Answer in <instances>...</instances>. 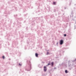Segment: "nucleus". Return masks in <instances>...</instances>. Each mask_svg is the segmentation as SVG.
I'll use <instances>...</instances> for the list:
<instances>
[{"instance_id": "obj_1", "label": "nucleus", "mask_w": 76, "mask_h": 76, "mask_svg": "<svg viewBox=\"0 0 76 76\" xmlns=\"http://www.w3.org/2000/svg\"><path fill=\"white\" fill-rule=\"evenodd\" d=\"M27 63L28 64V67H26L25 70L27 71H31V69H32V64H31V62L30 61H27Z\"/></svg>"}, {"instance_id": "obj_2", "label": "nucleus", "mask_w": 76, "mask_h": 76, "mask_svg": "<svg viewBox=\"0 0 76 76\" xmlns=\"http://www.w3.org/2000/svg\"><path fill=\"white\" fill-rule=\"evenodd\" d=\"M69 47H66L65 48H62V50H61V51L59 52V54H60V55L61 56H63V53H64V50H65V49H69Z\"/></svg>"}, {"instance_id": "obj_3", "label": "nucleus", "mask_w": 76, "mask_h": 76, "mask_svg": "<svg viewBox=\"0 0 76 76\" xmlns=\"http://www.w3.org/2000/svg\"><path fill=\"white\" fill-rule=\"evenodd\" d=\"M42 16L40 18H38L37 17V18H36V19H37V20H36V22L37 23H39V22H42L43 21V19H42Z\"/></svg>"}, {"instance_id": "obj_4", "label": "nucleus", "mask_w": 76, "mask_h": 76, "mask_svg": "<svg viewBox=\"0 0 76 76\" xmlns=\"http://www.w3.org/2000/svg\"><path fill=\"white\" fill-rule=\"evenodd\" d=\"M75 60H71L70 61L69 60L68 61V67H70V66H72L73 65V62H74V61H75Z\"/></svg>"}, {"instance_id": "obj_5", "label": "nucleus", "mask_w": 76, "mask_h": 76, "mask_svg": "<svg viewBox=\"0 0 76 76\" xmlns=\"http://www.w3.org/2000/svg\"><path fill=\"white\" fill-rule=\"evenodd\" d=\"M70 67H71L68 68L69 70H71L72 69H73V67H76V62L72 64V66H70Z\"/></svg>"}, {"instance_id": "obj_6", "label": "nucleus", "mask_w": 76, "mask_h": 76, "mask_svg": "<svg viewBox=\"0 0 76 76\" xmlns=\"http://www.w3.org/2000/svg\"><path fill=\"white\" fill-rule=\"evenodd\" d=\"M61 65L64 67H67V64L65 62H63L61 64Z\"/></svg>"}, {"instance_id": "obj_7", "label": "nucleus", "mask_w": 76, "mask_h": 76, "mask_svg": "<svg viewBox=\"0 0 76 76\" xmlns=\"http://www.w3.org/2000/svg\"><path fill=\"white\" fill-rule=\"evenodd\" d=\"M64 42V41L62 39H61L59 41V44L60 45H62Z\"/></svg>"}, {"instance_id": "obj_8", "label": "nucleus", "mask_w": 76, "mask_h": 76, "mask_svg": "<svg viewBox=\"0 0 76 76\" xmlns=\"http://www.w3.org/2000/svg\"><path fill=\"white\" fill-rule=\"evenodd\" d=\"M17 25H18V28H20L21 27V23H19V22H18Z\"/></svg>"}, {"instance_id": "obj_9", "label": "nucleus", "mask_w": 76, "mask_h": 76, "mask_svg": "<svg viewBox=\"0 0 76 76\" xmlns=\"http://www.w3.org/2000/svg\"><path fill=\"white\" fill-rule=\"evenodd\" d=\"M65 20L66 22H69V18L68 17L65 18Z\"/></svg>"}, {"instance_id": "obj_10", "label": "nucleus", "mask_w": 76, "mask_h": 76, "mask_svg": "<svg viewBox=\"0 0 76 76\" xmlns=\"http://www.w3.org/2000/svg\"><path fill=\"white\" fill-rule=\"evenodd\" d=\"M47 70V66H44V72H45Z\"/></svg>"}, {"instance_id": "obj_11", "label": "nucleus", "mask_w": 76, "mask_h": 76, "mask_svg": "<svg viewBox=\"0 0 76 76\" xmlns=\"http://www.w3.org/2000/svg\"><path fill=\"white\" fill-rule=\"evenodd\" d=\"M32 20L33 21V23H32V25H35V22L34 21H35V18H32Z\"/></svg>"}, {"instance_id": "obj_12", "label": "nucleus", "mask_w": 76, "mask_h": 76, "mask_svg": "<svg viewBox=\"0 0 76 76\" xmlns=\"http://www.w3.org/2000/svg\"><path fill=\"white\" fill-rule=\"evenodd\" d=\"M48 8V12H50L51 11V8H50V7L49 6H48L47 7Z\"/></svg>"}, {"instance_id": "obj_13", "label": "nucleus", "mask_w": 76, "mask_h": 76, "mask_svg": "<svg viewBox=\"0 0 76 76\" xmlns=\"http://www.w3.org/2000/svg\"><path fill=\"white\" fill-rule=\"evenodd\" d=\"M17 20H23V18H18Z\"/></svg>"}, {"instance_id": "obj_14", "label": "nucleus", "mask_w": 76, "mask_h": 76, "mask_svg": "<svg viewBox=\"0 0 76 76\" xmlns=\"http://www.w3.org/2000/svg\"><path fill=\"white\" fill-rule=\"evenodd\" d=\"M70 44V42H69L66 43V47L68 46V45H69Z\"/></svg>"}, {"instance_id": "obj_15", "label": "nucleus", "mask_w": 76, "mask_h": 76, "mask_svg": "<svg viewBox=\"0 0 76 76\" xmlns=\"http://www.w3.org/2000/svg\"><path fill=\"white\" fill-rule=\"evenodd\" d=\"M73 11L72 12V14L71 15H70V18H73Z\"/></svg>"}, {"instance_id": "obj_16", "label": "nucleus", "mask_w": 76, "mask_h": 76, "mask_svg": "<svg viewBox=\"0 0 76 76\" xmlns=\"http://www.w3.org/2000/svg\"><path fill=\"white\" fill-rule=\"evenodd\" d=\"M49 65H51V63H50V61H49V63L48 64L46 65V66H48Z\"/></svg>"}, {"instance_id": "obj_17", "label": "nucleus", "mask_w": 76, "mask_h": 76, "mask_svg": "<svg viewBox=\"0 0 76 76\" xmlns=\"http://www.w3.org/2000/svg\"><path fill=\"white\" fill-rule=\"evenodd\" d=\"M35 56L36 57H38V54L37 53H36L35 54Z\"/></svg>"}, {"instance_id": "obj_18", "label": "nucleus", "mask_w": 76, "mask_h": 76, "mask_svg": "<svg viewBox=\"0 0 76 76\" xmlns=\"http://www.w3.org/2000/svg\"><path fill=\"white\" fill-rule=\"evenodd\" d=\"M53 65H54V62H52L51 63V66L52 67H53Z\"/></svg>"}, {"instance_id": "obj_19", "label": "nucleus", "mask_w": 76, "mask_h": 76, "mask_svg": "<svg viewBox=\"0 0 76 76\" xmlns=\"http://www.w3.org/2000/svg\"><path fill=\"white\" fill-rule=\"evenodd\" d=\"M65 73H67L69 72V71H68L67 70H66L65 71Z\"/></svg>"}, {"instance_id": "obj_20", "label": "nucleus", "mask_w": 76, "mask_h": 76, "mask_svg": "<svg viewBox=\"0 0 76 76\" xmlns=\"http://www.w3.org/2000/svg\"><path fill=\"white\" fill-rule=\"evenodd\" d=\"M22 64H20V63H19L18 64V66H22Z\"/></svg>"}, {"instance_id": "obj_21", "label": "nucleus", "mask_w": 76, "mask_h": 76, "mask_svg": "<svg viewBox=\"0 0 76 76\" xmlns=\"http://www.w3.org/2000/svg\"><path fill=\"white\" fill-rule=\"evenodd\" d=\"M76 22H75V24L74 29H76Z\"/></svg>"}, {"instance_id": "obj_22", "label": "nucleus", "mask_w": 76, "mask_h": 76, "mask_svg": "<svg viewBox=\"0 0 76 76\" xmlns=\"http://www.w3.org/2000/svg\"><path fill=\"white\" fill-rule=\"evenodd\" d=\"M53 4H54L55 5H56V2H53Z\"/></svg>"}, {"instance_id": "obj_23", "label": "nucleus", "mask_w": 76, "mask_h": 76, "mask_svg": "<svg viewBox=\"0 0 76 76\" xmlns=\"http://www.w3.org/2000/svg\"><path fill=\"white\" fill-rule=\"evenodd\" d=\"M20 55H21V53H20L18 55V56H19V57H20Z\"/></svg>"}, {"instance_id": "obj_24", "label": "nucleus", "mask_w": 76, "mask_h": 76, "mask_svg": "<svg viewBox=\"0 0 76 76\" xmlns=\"http://www.w3.org/2000/svg\"><path fill=\"white\" fill-rule=\"evenodd\" d=\"M7 14H10V11H8V13H7Z\"/></svg>"}, {"instance_id": "obj_25", "label": "nucleus", "mask_w": 76, "mask_h": 76, "mask_svg": "<svg viewBox=\"0 0 76 76\" xmlns=\"http://www.w3.org/2000/svg\"><path fill=\"white\" fill-rule=\"evenodd\" d=\"M64 37H66L67 36V34H64Z\"/></svg>"}, {"instance_id": "obj_26", "label": "nucleus", "mask_w": 76, "mask_h": 76, "mask_svg": "<svg viewBox=\"0 0 76 76\" xmlns=\"http://www.w3.org/2000/svg\"><path fill=\"white\" fill-rule=\"evenodd\" d=\"M14 17H15V18H16V17L18 16V15H16L15 16V15H14Z\"/></svg>"}, {"instance_id": "obj_27", "label": "nucleus", "mask_w": 76, "mask_h": 76, "mask_svg": "<svg viewBox=\"0 0 76 76\" xmlns=\"http://www.w3.org/2000/svg\"><path fill=\"white\" fill-rule=\"evenodd\" d=\"M2 58H3V59H4V58H5V57H4V56H2Z\"/></svg>"}, {"instance_id": "obj_28", "label": "nucleus", "mask_w": 76, "mask_h": 76, "mask_svg": "<svg viewBox=\"0 0 76 76\" xmlns=\"http://www.w3.org/2000/svg\"><path fill=\"white\" fill-rule=\"evenodd\" d=\"M15 9L16 11H17V10H18V9H17V7H15Z\"/></svg>"}, {"instance_id": "obj_29", "label": "nucleus", "mask_w": 76, "mask_h": 76, "mask_svg": "<svg viewBox=\"0 0 76 76\" xmlns=\"http://www.w3.org/2000/svg\"><path fill=\"white\" fill-rule=\"evenodd\" d=\"M49 54V52H47V55H48Z\"/></svg>"}, {"instance_id": "obj_30", "label": "nucleus", "mask_w": 76, "mask_h": 76, "mask_svg": "<svg viewBox=\"0 0 76 76\" xmlns=\"http://www.w3.org/2000/svg\"><path fill=\"white\" fill-rule=\"evenodd\" d=\"M56 9H54V12H56Z\"/></svg>"}, {"instance_id": "obj_31", "label": "nucleus", "mask_w": 76, "mask_h": 76, "mask_svg": "<svg viewBox=\"0 0 76 76\" xmlns=\"http://www.w3.org/2000/svg\"><path fill=\"white\" fill-rule=\"evenodd\" d=\"M26 29L27 31H28V27H26Z\"/></svg>"}, {"instance_id": "obj_32", "label": "nucleus", "mask_w": 76, "mask_h": 76, "mask_svg": "<svg viewBox=\"0 0 76 76\" xmlns=\"http://www.w3.org/2000/svg\"><path fill=\"white\" fill-rule=\"evenodd\" d=\"M64 8L65 10L66 9H67V7H64Z\"/></svg>"}, {"instance_id": "obj_33", "label": "nucleus", "mask_w": 76, "mask_h": 76, "mask_svg": "<svg viewBox=\"0 0 76 76\" xmlns=\"http://www.w3.org/2000/svg\"><path fill=\"white\" fill-rule=\"evenodd\" d=\"M66 59V57H65L64 58V59L65 60V61H66V60H65Z\"/></svg>"}, {"instance_id": "obj_34", "label": "nucleus", "mask_w": 76, "mask_h": 76, "mask_svg": "<svg viewBox=\"0 0 76 76\" xmlns=\"http://www.w3.org/2000/svg\"><path fill=\"white\" fill-rule=\"evenodd\" d=\"M26 22V20H25L24 21V23H25Z\"/></svg>"}, {"instance_id": "obj_35", "label": "nucleus", "mask_w": 76, "mask_h": 76, "mask_svg": "<svg viewBox=\"0 0 76 76\" xmlns=\"http://www.w3.org/2000/svg\"><path fill=\"white\" fill-rule=\"evenodd\" d=\"M70 4H71V2H70L69 6H70Z\"/></svg>"}, {"instance_id": "obj_36", "label": "nucleus", "mask_w": 76, "mask_h": 76, "mask_svg": "<svg viewBox=\"0 0 76 76\" xmlns=\"http://www.w3.org/2000/svg\"><path fill=\"white\" fill-rule=\"evenodd\" d=\"M39 66H40V64H39L38 65V67H39Z\"/></svg>"}, {"instance_id": "obj_37", "label": "nucleus", "mask_w": 76, "mask_h": 76, "mask_svg": "<svg viewBox=\"0 0 76 76\" xmlns=\"http://www.w3.org/2000/svg\"><path fill=\"white\" fill-rule=\"evenodd\" d=\"M26 16V15L25 14L24 15V16Z\"/></svg>"}, {"instance_id": "obj_38", "label": "nucleus", "mask_w": 76, "mask_h": 76, "mask_svg": "<svg viewBox=\"0 0 76 76\" xmlns=\"http://www.w3.org/2000/svg\"><path fill=\"white\" fill-rule=\"evenodd\" d=\"M56 69V67H55L54 68V69Z\"/></svg>"}, {"instance_id": "obj_39", "label": "nucleus", "mask_w": 76, "mask_h": 76, "mask_svg": "<svg viewBox=\"0 0 76 76\" xmlns=\"http://www.w3.org/2000/svg\"><path fill=\"white\" fill-rule=\"evenodd\" d=\"M75 74H76V70L75 71Z\"/></svg>"}, {"instance_id": "obj_40", "label": "nucleus", "mask_w": 76, "mask_h": 76, "mask_svg": "<svg viewBox=\"0 0 76 76\" xmlns=\"http://www.w3.org/2000/svg\"><path fill=\"white\" fill-rule=\"evenodd\" d=\"M25 37H28V36H26H26H25Z\"/></svg>"}, {"instance_id": "obj_41", "label": "nucleus", "mask_w": 76, "mask_h": 76, "mask_svg": "<svg viewBox=\"0 0 76 76\" xmlns=\"http://www.w3.org/2000/svg\"><path fill=\"white\" fill-rule=\"evenodd\" d=\"M64 14H65V13H64L63 14V15H64Z\"/></svg>"}, {"instance_id": "obj_42", "label": "nucleus", "mask_w": 76, "mask_h": 76, "mask_svg": "<svg viewBox=\"0 0 76 76\" xmlns=\"http://www.w3.org/2000/svg\"><path fill=\"white\" fill-rule=\"evenodd\" d=\"M58 42H57V45H58Z\"/></svg>"}, {"instance_id": "obj_43", "label": "nucleus", "mask_w": 76, "mask_h": 76, "mask_svg": "<svg viewBox=\"0 0 76 76\" xmlns=\"http://www.w3.org/2000/svg\"><path fill=\"white\" fill-rule=\"evenodd\" d=\"M17 63L18 64V62H17Z\"/></svg>"}, {"instance_id": "obj_44", "label": "nucleus", "mask_w": 76, "mask_h": 76, "mask_svg": "<svg viewBox=\"0 0 76 76\" xmlns=\"http://www.w3.org/2000/svg\"><path fill=\"white\" fill-rule=\"evenodd\" d=\"M55 16H57V14H55Z\"/></svg>"}, {"instance_id": "obj_45", "label": "nucleus", "mask_w": 76, "mask_h": 76, "mask_svg": "<svg viewBox=\"0 0 76 76\" xmlns=\"http://www.w3.org/2000/svg\"><path fill=\"white\" fill-rule=\"evenodd\" d=\"M25 50H26V48H25Z\"/></svg>"}, {"instance_id": "obj_46", "label": "nucleus", "mask_w": 76, "mask_h": 76, "mask_svg": "<svg viewBox=\"0 0 76 76\" xmlns=\"http://www.w3.org/2000/svg\"><path fill=\"white\" fill-rule=\"evenodd\" d=\"M75 61H76V58L75 59Z\"/></svg>"}, {"instance_id": "obj_47", "label": "nucleus", "mask_w": 76, "mask_h": 76, "mask_svg": "<svg viewBox=\"0 0 76 76\" xmlns=\"http://www.w3.org/2000/svg\"><path fill=\"white\" fill-rule=\"evenodd\" d=\"M10 45L9 44H8V45Z\"/></svg>"}, {"instance_id": "obj_48", "label": "nucleus", "mask_w": 76, "mask_h": 76, "mask_svg": "<svg viewBox=\"0 0 76 76\" xmlns=\"http://www.w3.org/2000/svg\"><path fill=\"white\" fill-rule=\"evenodd\" d=\"M67 0H65V1H67Z\"/></svg>"}, {"instance_id": "obj_49", "label": "nucleus", "mask_w": 76, "mask_h": 76, "mask_svg": "<svg viewBox=\"0 0 76 76\" xmlns=\"http://www.w3.org/2000/svg\"><path fill=\"white\" fill-rule=\"evenodd\" d=\"M61 11H63V10H61Z\"/></svg>"}, {"instance_id": "obj_50", "label": "nucleus", "mask_w": 76, "mask_h": 76, "mask_svg": "<svg viewBox=\"0 0 76 76\" xmlns=\"http://www.w3.org/2000/svg\"><path fill=\"white\" fill-rule=\"evenodd\" d=\"M40 67V68H41V67Z\"/></svg>"}, {"instance_id": "obj_51", "label": "nucleus", "mask_w": 76, "mask_h": 76, "mask_svg": "<svg viewBox=\"0 0 76 76\" xmlns=\"http://www.w3.org/2000/svg\"><path fill=\"white\" fill-rule=\"evenodd\" d=\"M12 44H13V43H12Z\"/></svg>"}, {"instance_id": "obj_52", "label": "nucleus", "mask_w": 76, "mask_h": 76, "mask_svg": "<svg viewBox=\"0 0 76 76\" xmlns=\"http://www.w3.org/2000/svg\"><path fill=\"white\" fill-rule=\"evenodd\" d=\"M14 23H15V22H14Z\"/></svg>"}]
</instances>
